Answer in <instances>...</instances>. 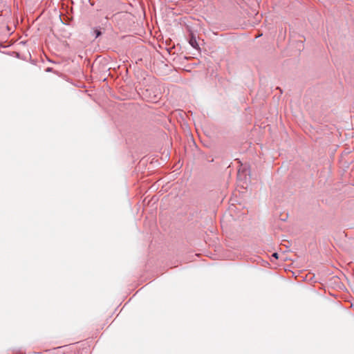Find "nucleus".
Instances as JSON below:
<instances>
[{
    "mask_svg": "<svg viewBox=\"0 0 354 354\" xmlns=\"http://www.w3.org/2000/svg\"><path fill=\"white\" fill-rule=\"evenodd\" d=\"M272 257H274V258L277 259L278 258V254L275 252V253H274L272 254Z\"/></svg>",
    "mask_w": 354,
    "mask_h": 354,
    "instance_id": "7ed1b4c3",
    "label": "nucleus"
},
{
    "mask_svg": "<svg viewBox=\"0 0 354 354\" xmlns=\"http://www.w3.org/2000/svg\"><path fill=\"white\" fill-rule=\"evenodd\" d=\"M189 44L194 48H198V44L197 43L196 39L192 35L189 41Z\"/></svg>",
    "mask_w": 354,
    "mask_h": 354,
    "instance_id": "f257e3e1",
    "label": "nucleus"
},
{
    "mask_svg": "<svg viewBox=\"0 0 354 354\" xmlns=\"http://www.w3.org/2000/svg\"><path fill=\"white\" fill-rule=\"evenodd\" d=\"M94 33H95V38L98 37L101 35L100 30H99L97 29H95L94 30Z\"/></svg>",
    "mask_w": 354,
    "mask_h": 354,
    "instance_id": "f03ea898",
    "label": "nucleus"
}]
</instances>
